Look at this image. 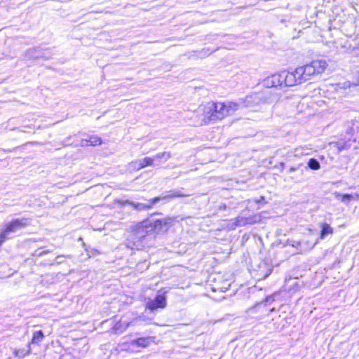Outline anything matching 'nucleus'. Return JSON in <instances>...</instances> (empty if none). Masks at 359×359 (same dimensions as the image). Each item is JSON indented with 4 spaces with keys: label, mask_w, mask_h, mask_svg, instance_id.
Returning a JSON list of instances; mask_svg holds the SVG:
<instances>
[{
    "label": "nucleus",
    "mask_w": 359,
    "mask_h": 359,
    "mask_svg": "<svg viewBox=\"0 0 359 359\" xmlns=\"http://www.w3.org/2000/svg\"><path fill=\"white\" fill-rule=\"evenodd\" d=\"M278 100L277 95L266 91L248 95L245 100L241 99L238 102H209L201 107L203 116L202 120L205 123H208L231 115L241 107H254L265 104H271L276 103Z\"/></svg>",
    "instance_id": "1"
},
{
    "label": "nucleus",
    "mask_w": 359,
    "mask_h": 359,
    "mask_svg": "<svg viewBox=\"0 0 359 359\" xmlns=\"http://www.w3.org/2000/svg\"><path fill=\"white\" fill-rule=\"evenodd\" d=\"M189 196V194H186L184 191L183 189H172L167 191L163 192L160 196L154 197V198L149 199L147 201V203H139V202H129L127 201L126 203L130 204L133 207L134 209L137 210H147L152 206L161 201V200H170L177 197H185Z\"/></svg>",
    "instance_id": "2"
},
{
    "label": "nucleus",
    "mask_w": 359,
    "mask_h": 359,
    "mask_svg": "<svg viewBox=\"0 0 359 359\" xmlns=\"http://www.w3.org/2000/svg\"><path fill=\"white\" fill-rule=\"evenodd\" d=\"M28 221L25 218H17L6 223L0 231V247L7 240L15 237L17 231L28 225Z\"/></svg>",
    "instance_id": "3"
},
{
    "label": "nucleus",
    "mask_w": 359,
    "mask_h": 359,
    "mask_svg": "<svg viewBox=\"0 0 359 359\" xmlns=\"http://www.w3.org/2000/svg\"><path fill=\"white\" fill-rule=\"evenodd\" d=\"M327 62L325 60H313L310 64L297 67L299 73L302 76L304 82L309 80L311 76L322 73L327 67Z\"/></svg>",
    "instance_id": "4"
},
{
    "label": "nucleus",
    "mask_w": 359,
    "mask_h": 359,
    "mask_svg": "<svg viewBox=\"0 0 359 359\" xmlns=\"http://www.w3.org/2000/svg\"><path fill=\"white\" fill-rule=\"evenodd\" d=\"M147 231L144 227H139L136 231L130 234V237L127 239V247L134 249H138L142 246V241L145 238Z\"/></svg>",
    "instance_id": "5"
},
{
    "label": "nucleus",
    "mask_w": 359,
    "mask_h": 359,
    "mask_svg": "<svg viewBox=\"0 0 359 359\" xmlns=\"http://www.w3.org/2000/svg\"><path fill=\"white\" fill-rule=\"evenodd\" d=\"M302 76L299 73L298 68L292 72H282V78H283L284 85L285 86H294L304 83Z\"/></svg>",
    "instance_id": "6"
},
{
    "label": "nucleus",
    "mask_w": 359,
    "mask_h": 359,
    "mask_svg": "<svg viewBox=\"0 0 359 359\" xmlns=\"http://www.w3.org/2000/svg\"><path fill=\"white\" fill-rule=\"evenodd\" d=\"M174 219L165 217L161 219H155L149 222V225L157 233H164L173 224Z\"/></svg>",
    "instance_id": "7"
},
{
    "label": "nucleus",
    "mask_w": 359,
    "mask_h": 359,
    "mask_svg": "<svg viewBox=\"0 0 359 359\" xmlns=\"http://www.w3.org/2000/svg\"><path fill=\"white\" fill-rule=\"evenodd\" d=\"M167 305V298L165 294H158L154 299H149L145 304L147 309L153 312L158 309H164Z\"/></svg>",
    "instance_id": "8"
},
{
    "label": "nucleus",
    "mask_w": 359,
    "mask_h": 359,
    "mask_svg": "<svg viewBox=\"0 0 359 359\" xmlns=\"http://www.w3.org/2000/svg\"><path fill=\"white\" fill-rule=\"evenodd\" d=\"M141 320V317L135 318L131 321H127L126 320L121 318L114 325L113 328L116 333L121 334L130 326L139 325Z\"/></svg>",
    "instance_id": "9"
},
{
    "label": "nucleus",
    "mask_w": 359,
    "mask_h": 359,
    "mask_svg": "<svg viewBox=\"0 0 359 359\" xmlns=\"http://www.w3.org/2000/svg\"><path fill=\"white\" fill-rule=\"evenodd\" d=\"M154 161L155 158H151V157H144V158L132 161L130 163V168L133 170H139L146 166L154 165Z\"/></svg>",
    "instance_id": "10"
},
{
    "label": "nucleus",
    "mask_w": 359,
    "mask_h": 359,
    "mask_svg": "<svg viewBox=\"0 0 359 359\" xmlns=\"http://www.w3.org/2000/svg\"><path fill=\"white\" fill-rule=\"evenodd\" d=\"M284 84L283 78H282V72L276 74L266 79L264 85L267 88L281 86Z\"/></svg>",
    "instance_id": "11"
},
{
    "label": "nucleus",
    "mask_w": 359,
    "mask_h": 359,
    "mask_svg": "<svg viewBox=\"0 0 359 359\" xmlns=\"http://www.w3.org/2000/svg\"><path fill=\"white\" fill-rule=\"evenodd\" d=\"M102 143L101 138L97 135H86V138H83L81 141V146H97Z\"/></svg>",
    "instance_id": "12"
},
{
    "label": "nucleus",
    "mask_w": 359,
    "mask_h": 359,
    "mask_svg": "<svg viewBox=\"0 0 359 359\" xmlns=\"http://www.w3.org/2000/svg\"><path fill=\"white\" fill-rule=\"evenodd\" d=\"M257 217H244V216H238L235 219V225L237 226H243L246 224H254L257 222Z\"/></svg>",
    "instance_id": "13"
},
{
    "label": "nucleus",
    "mask_w": 359,
    "mask_h": 359,
    "mask_svg": "<svg viewBox=\"0 0 359 359\" xmlns=\"http://www.w3.org/2000/svg\"><path fill=\"white\" fill-rule=\"evenodd\" d=\"M320 227H321L320 236V239L323 240L328 235L332 234L333 229L330 226V224H328L327 223H323V224H321Z\"/></svg>",
    "instance_id": "14"
},
{
    "label": "nucleus",
    "mask_w": 359,
    "mask_h": 359,
    "mask_svg": "<svg viewBox=\"0 0 359 359\" xmlns=\"http://www.w3.org/2000/svg\"><path fill=\"white\" fill-rule=\"evenodd\" d=\"M25 57V58H27V59H32V58L38 59L40 57H43L44 55L43 53H41L40 50L38 48H32V49L28 50L26 52Z\"/></svg>",
    "instance_id": "15"
},
{
    "label": "nucleus",
    "mask_w": 359,
    "mask_h": 359,
    "mask_svg": "<svg viewBox=\"0 0 359 359\" xmlns=\"http://www.w3.org/2000/svg\"><path fill=\"white\" fill-rule=\"evenodd\" d=\"M31 353L30 343H28L25 348L15 349L14 354L16 357L24 358L25 355Z\"/></svg>",
    "instance_id": "16"
},
{
    "label": "nucleus",
    "mask_w": 359,
    "mask_h": 359,
    "mask_svg": "<svg viewBox=\"0 0 359 359\" xmlns=\"http://www.w3.org/2000/svg\"><path fill=\"white\" fill-rule=\"evenodd\" d=\"M151 342L150 337H140L132 341V344L140 347H147Z\"/></svg>",
    "instance_id": "17"
},
{
    "label": "nucleus",
    "mask_w": 359,
    "mask_h": 359,
    "mask_svg": "<svg viewBox=\"0 0 359 359\" xmlns=\"http://www.w3.org/2000/svg\"><path fill=\"white\" fill-rule=\"evenodd\" d=\"M44 338V334L41 330L36 331L33 333L32 339L30 343L33 344H39Z\"/></svg>",
    "instance_id": "18"
},
{
    "label": "nucleus",
    "mask_w": 359,
    "mask_h": 359,
    "mask_svg": "<svg viewBox=\"0 0 359 359\" xmlns=\"http://www.w3.org/2000/svg\"><path fill=\"white\" fill-rule=\"evenodd\" d=\"M171 157V154L169 151H164L156 154L151 158H155V161H161L162 162L167 161Z\"/></svg>",
    "instance_id": "19"
},
{
    "label": "nucleus",
    "mask_w": 359,
    "mask_h": 359,
    "mask_svg": "<svg viewBox=\"0 0 359 359\" xmlns=\"http://www.w3.org/2000/svg\"><path fill=\"white\" fill-rule=\"evenodd\" d=\"M307 165H308V168H309L310 169L313 170H318L320 168V164L319 161L314 158H310L308 161Z\"/></svg>",
    "instance_id": "20"
},
{
    "label": "nucleus",
    "mask_w": 359,
    "mask_h": 359,
    "mask_svg": "<svg viewBox=\"0 0 359 359\" xmlns=\"http://www.w3.org/2000/svg\"><path fill=\"white\" fill-rule=\"evenodd\" d=\"M307 170V167H303L302 165L299 164L297 167H291L289 170V172L292 173L293 172H298V177H302L304 175V171Z\"/></svg>",
    "instance_id": "21"
},
{
    "label": "nucleus",
    "mask_w": 359,
    "mask_h": 359,
    "mask_svg": "<svg viewBox=\"0 0 359 359\" xmlns=\"http://www.w3.org/2000/svg\"><path fill=\"white\" fill-rule=\"evenodd\" d=\"M215 50V49H214V50H210V48H204V49H203V50L201 52V55L202 57H206V56H208V55H210L212 53H213Z\"/></svg>",
    "instance_id": "22"
},
{
    "label": "nucleus",
    "mask_w": 359,
    "mask_h": 359,
    "mask_svg": "<svg viewBox=\"0 0 359 359\" xmlns=\"http://www.w3.org/2000/svg\"><path fill=\"white\" fill-rule=\"evenodd\" d=\"M287 244L294 248H299L301 245V243L297 241H287Z\"/></svg>",
    "instance_id": "23"
},
{
    "label": "nucleus",
    "mask_w": 359,
    "mask_h": 359,
    "mask_svg": "<svg viewBox=\"0 0 359 359\" xmlns=\"http://www.w3.org/2000/svg\"><path fill=\"white\" fill-rule=\"evenodd\" d=\"M353 198L352 196L348 194L343 195L342 201H350Z\"/></svg>",
    "instance_id": "24"
},
{
    "label": "nucleus",
    "mask_w": 359,
    "mask_h": 359,
    "mask_svg": "<svg viewBox=\"0 0 359 359\" xmlns=\"http://www.w3.org/2000/svg\"><path fill=\"white\" fill-rule=\"evenodd\" d=\"M260 306H261V304H257L255 306L249 309L248 311V313H252L254 311V310H255L257 307H259Z\"/></svg>",
    "instance_id": "25"
},
{
    "label": "nucleus",
    "mask_w": 359,
    "mask_h": 359,
    "mask_svg": "<svg viewBox=\"0 0 359 359\" xmlns=\"http://www.w3.org/2000/svg\"><path fill=\"white\" fill-rule=\"evenodd\" d=\"M265 201V198L264 196H259V198L257 200H255V202L257 203H262V202H264Z\"/></svg>",
    "instance_id": "26"
},
{
    "label": "nucleus",
    "mask_w": 359,
    "mask_h": 359,
    "mask_svg": "<svg viewBox=\"0 0 359 359\" xmlns=\"http://www.w3.org/2000/svg\"><path fill=\"white\" fill-rule=\"evenodd\" d=\"M48 252H49V250H48V251H45V250H44V251H43V252H40V253H39V255H43V254H46V253H48Z\"/></svg>",
    "instance_id": "27"
},
{
    "label": "nucleus",
    "mask_w": 359,
    "mask_h": 359,
    "mask_svg": "<svg viewBox=\"0 0 359 359\" xmlns=\"http://www.w3.org/2000/svg\"><path fill=\"white\" fill-rule=\"evenodd\" d=\"M56 262H57V263H61L62 262L61 259H59V260H57Z\"/></svg>",
    "instance_id": "28"
},
{
    "label": "nucleus",
    "mask_w": 359,
    "mask_h": 359,
    "mask_svg": "<svg viewBox=\"0 0 359 359\" xmlns=\"http://www.w3.org/2000/svg\"><path fill=\"white\" fill-rule=\"evenodd\" d=\"M56 262H57V263H61L62 262L61 259H59V260H57Z\"/></svg>",
    "instance_id": "29"
},
{
    "label": "nucleus",
    "mask_w": 359,
    "mask_h": 359,
    "mask_svg": "<svg viewBox=\"0 0 359 359\" xmlns=\"http://www.w3.org/2000/svg\"><path fill=\"white\" fill-rule=\"evenodd\" d=\"M62 257H63V256H57V259H59L62 258Z\"/></svg>",
    "instance_id": "30"
},
{
    "label": "nucleus",
    "mask_w": 359,
    "mask_h": 359,
    "mask_svg": "<svg viewBox=\"0 0 359 359\" xmlns=\"http://www.w3.org/2000/svg\"><path fill=\"white\" fill-rule=\"evenodd\" d=\"M357 49H358V50H359V42H358V44Z\"/></svg>",
    "instance_id": "31"
}]
</instances>
